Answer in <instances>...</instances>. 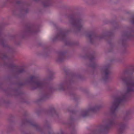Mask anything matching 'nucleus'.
<instances>
[{
	"label": "nucleus",
	"instance_id": "7",
	"mask_svg": "<svg viewBox=\"0 0 134 134\" xmlns=\"http://www.w3.org/2000/svg\"><path fill=\"white\" fill-rule=\"evenodd\" d=\"M39 26L38 25L28 22L25 25L24 30L21 31V38H24L29 35L35 34L39 31Z\"/></svg>",
	"mask_w": 134,
	"mask_h": 134
},
{
	"label": "nucleus",
	"instance_id": "24",
	"mask_svg": "<svg viewBox=\"0 0 134 134\" xmlns=\"http://www.w3.org/2000/svg\"><path fill=\"white\" fill-rule=\"evenodd\" d=\"M7 132L9 133L14 130L13 126L12 124H10L7 126Z\"/></svg>",
	"mask_w": 134,
	"mask_h": 134
},
{
	"label": "nucleus",
	"instance_id": "16",
	"mask_svg": "<svg viewBox=\"0 0 134 134\" xmlns=\"http://www.w3.org/2000/svg\"><path fill=\"white\" fill-rule=\"evenodd\" d=\"M102 107V106L100 105L98 106H95L93 107L90 108L86 110H82L80 113L81 115L83 118L88 116L91 112H96L98 111Z\"/></svg>",
	"mask_w": 134,
	"mask_h": 134
},
{
	"label": "nucleus",
	"instance_id": "13",
	"mask_svg": "<svg viewBox=\"0 0 134 134\" xmlns=\"http://www.w3.org/2000/svg\"><path fill=\"white\" fill-rule=\"evenodd\" d=\"M38 115L40 114L44 113L51 117H54L58 118V114L56 111L54 107H50L49 109L44 108H40L37 110L36 112Z\"/></svg>",
	"mask_w": 134,
	"mask_h": 134
},
{
	"label": "nucleus",
	"instance_id": "20",
	"mask_svg": "<svg viewBox=\"0 0 134 134\" xmlns=\"http://www.w3.org/2000/svg\"><path fill=\"white\" fill-rule=\"evenodd\" d=\"M15 0H1V3L2 6L3 7L9 3H14Z\"/></svg>",
	"mask_w": 134,
	"mask_h": 134
},
{
	"label": "nucleus",
	"instance_id": "38",
	"mask_svg": "<svg viewBox=\"0 0 134 134\" xmlns=\"http://www.w3.org/2000/svg\"><path fill=\"white\" fill-rule=\"evenodd\" d=\"M112 61H113V60H110V62H112Z\"/></svg>",
	"mask_w": 134,
	"mask_h": 134
},
{
	"label": "nucleus",
	"instance_id": "15",
	"mask_svg": "<svg viewBox=\"0 0 134 134\" xmlns=\"http://www.w3.org/2000/svg\"><path fill=\"white\" fill-rule=\"evenodd\" d=\"M83 58L85 59H88L90 62L92 64H89L87 66L89 67H91L93 69V72L94 74L95 69L97 66V65L94 62L95 59V58L94 57V54L88 52L83 57Z\"/></svg>",
	"mask_w": 134,
	"mask_h": 134
},
{
	"label": "nucleus",
	"instance_id": "22",
	"mask_svg": "<svg viewBox=\"0 0 134 134\" xmlns=\"http://www.w3.org/2000/svg\"><path fill=\"white\" fill-rule=\"evenodd\" d=\"M44 53L43 55L45 57H47L51 52V49L49 47L45 48L44 49Z\"/></svg>",
	"mask_w": 134,
	"mask_h": 134
},
{
	"label": "nucleus",
	"instance_id": "37",
	"mask_svg": "<svg viewBox=\"0 0 134 134\" xmlns=\"http://www.w3.org/2000/svg\"><path fill=\"white\" fill-rule=\"evenodd\" d=\"M9 103V101H8V102H7V103Z\"/></svg>",
	"mask_w": 134,
	"mask_h": 134
},
{
	"label": "nucleus",
	"instance_id": "2",
	"mask_svg": "<svg viewBox=\"0 0 134 134\" xmlns=\"http://www.w3.org/2000/svg\"><path fill=\"white\" fill-rule=\"evenodd\" d=\"M37 79L36 77L32 76L30 77V79L26 80L24 82H15L14 84L19 86H24L27 84H32L34 86L31 88V90H32L37 88L41 89L46 88L45 90L42 93L41 98L36 100V102L38 103L48 100L50 97L52 93L55 89L53 87L49 86L48 83L40 81L37 80Z\"/></svg>",
	"mask_w": 134,
	"mask_h": 134
},
{
	"label": "nucleus",
	"instance_id": "23",
	"mask_svg": "<svg viewBox=\"0 0 134 134\" xmlns=\"http://www.w3.org/2000/svg\"><path fill=\"white\" fill-rule=\"evenodd\" d=\"M49 75L48 78V80H53L55 78V77L54 76L55 74L54 72L51 70H49Z\"/></svg>",
	"mask_w": 134,
	"mask_h": 134
},
{
	"label": "nucleus",
	"instance_id": "31",
	"mask_svg": "<svg viewBox=\"0 0 134 134\" xmlns=\"http://www.w3.org/2000/svg\"><path fill=\"white\" fill-rule=\"evenodd\" d=\"M132 20H131V22L132 24H134V16L132 15L131 16Z\"/></svg>",
	"mask_w": 134,
	"mask_h": 134
},
{
	"label": "nucleus",
	"instance_id": "35",
	"mask_svg": "<svg viewBox=\"0 0 134 134\" xmlns=\"http://www.w3.org/2000/svg\"><path fill=\"white\" fill-rule=\"evenodd\" d=\"M38 45L40 46H41L42 45V44L41 43H39L38 44Z\"/></svg>",
	"mask_w": 134,
	"mask_h": 134
},
{
	"label": "nucleus",
	"instance_id": "9",
	"mask_svg": "<svg viewBox=\"0 0 134 134\" xmlns=\"http://www.w3.org/2000/svg\"><path fill=\"white\" fill-rule=\"evenodd\" d=\"M71 32L72 30L71 29L67 30L66 32H64L62 30H60L59 32L57 33L55 36L52 39V41L54 42L57 40H59L64 41L66 46H77L79 44L78 42L68 41H67V34Z\"/></svg>",
	"mask_w": 134,
	"mask_h": 134
},
{
	"label": "nucleus",
	"instance_id": "32",
	"mask_svg": "<svg viewBox=\"0 0 134 134\" xmlns=\"http://www.w3.org/2000/svg\"><path fill=\"white\" fill-rule=\"evenodd\" d=\"M28 115V113L27 111H25L24 112V114H23V116H24L25 117L26 116H27Z\"/></svg>",
	"mask_w": 134,
	"mask_h": 134
},
{
	"label": "nucleus",
	"instance_id": "29",
	"mask_svg": "<svg viewBox=\"0 0 134 134\" xmlns=\"http://www.w3.org/2000/svg\"><path fill=\"white\" fill-rule=\"evenodd\" d=\"M21 43V41H19L17 42L16 41H15V45L19 46L20 44Z\"/></svg>",
	"mask_w": 134,
	"mask_h": 134
},
{
	"label": "nucleus",
	"instance_id": "1",
	"mask_svg": "<svg viewBox=\"0 0 134 134\" xmlns=\"http://www.w3.org/2000/svg\"><path fill=\"white\" fill-rule=\"evenodd\" d=\"M134 72V68L127 69L124 72L125 74L131 75ZM120 78L128 86L127 91L124 94L116 97L114 99L110 109V115L112 118L109 119L107 124L99 126V129L92 131L91 134H108L111 128L117 125V134L124 133L127 127L126 121L130 119V115L132 113V110L130 109L126 111L123 118V121L119 123L116 120L117 118L116 111L120 104L126 101L127 98L131 96V92H134V80L133 81L132 80L131 77L121 76Z\"/></svg>",
	"mask_w": 134,
	"mask_h": 134
},
{
	"label": "nucleus",
	"instance_id": "28",
	"mask_svg": "<svg viewBox=\"0 0 134 134\" xmlns=\"http://www.w3.org/2000/svg\"><path fill=\"white\" fill-rule=\"evenodd\" d=\"M10 90V88H8L7 89H4V91L7 94V95L8 96H10V94L9 93H7V91L8 90Z\"/></svg>",
	"mask_w": 134,
	"mask_h": 134
},
{
	"label": "nucleus",
	"instance_id": "18",
	"mask_svg": "<svg viewBox=\"0 0 134 134\" xmlns=\"http://www.w3.org/2000/svg\"><path fill=\"white\" fill-rule=\"evenodd\" d=\"M110 64H108L104 67L103 71L105 76L103 77V79L105 83L108 82L109 78V75L110 74V72L109 70L110 68Z\"/></svg>",
	"mask_w": 134,
	"mask_h": 134
},
{
	"label": "nucleus",
	"instance_id": "27",
	"mask_svg": "<svg viewBox=\"0 0 134 134\" xmlns=\"http://www.w3.org/2000/svg\"><path fill=\"white\" fill-rule=\"evenodd\" d=\"M14 116L11 115L9 116V117L8 119V121L11 124H12L14 122Z\"/></svg>",
	"mask_w": 134,
	"mask_h": 134
},
{
	"label": "nucleus",
	"instance_id": "17",
	"mask_svg": "<svg viewBox=\"0 0 134 134\" xmlns=\"http://www.w3.org/2000/svg\"><path fill=\"white\" fill-rule=\"evenodd\" d=\"M11 90L12 91L15 93L14 94L15 96H20L21 102L26 103V101L24 99V93L23 91H20L19 87L16 88H12L11 89Z\"/></svg>",
	"mask_w": 134,
	"mask_h": 134
},
{
	"label": "nucleus",
	"instance_id": "34",
	"mask_svg": "<svg viewBox=\"0 0 134 134\" xmlns=\"http://www.w3.org/2000/svg\"><path fill=\"white\" fill-rule=\"evenodd\" d=\"M83 92L85 93H88V91L86 90H83Z\"/></svg>",
	"mask_w": 134,
	"mask_h": 134
},
{
	"label": "nucleus",
	"instance_id": "25",
	"mask_svg": "<svg viewBox=\"0 0 134 134\" xmlns=\"http://www.w3.org/2000/svg\"><path fill=\"white\" fill-rule=\"evenodd\" d=\"M86 2L91 4H94L96 3L97 0H83Z\"/></svg>",
	"mask_w": 134,
	"mask_h": 134
},
{
	"label": "nucleus",
	"instance_id": "19",
	"mask_svg": "<svg viewBox=\"0 0 134 134\" xmlns=\"http://www.w3.org/2000/svg\"><path fill=\"white\" fill-rule=\"evenodd\" d=\"M67 53L66 51L64 52L59 51L57 52L58 55V58L56 60L58 62H62L64 60L65 58V55Z\"/></svg>",
	"mask_w": 134,
	"mask_h": 134
},
{
	"label": "nucleus",
	"instance_id": "8",
	"mask_svg": "<svg viewBox=\"0 0 134 134\" xmlns=\"http://www.w3.org/2000/svg\"><path fill=\"white\" fill-rule=\"evenodd\" d=\"M122 38L120 41V43L122 46L125 49L128 47V41L134 38V28L133 27H128L127 30L124 31L122 35Z\"/></svg>",
	"mask_w": 134,
	"mask_h": 134
},
{
	"label": "nucleus",
	"instance_id": "33",
	"mask_svg": "<svg viewBox=\"0 0 134 134\" xmlns=\"http://www.w3.org/2000/svg\"><path fill=\"white\" fill-rule=\"evenodd\" d=\"M17 37V35H12L10 36V37L13 38H16Z\"/></svg>",
	"mask_w": 134,
	"mask_h": 134
},
{
	"label": "nucleus",
	"instance_id": "5",
	"mask_svg": "<svg viewBox=\"0 0 134 134\" xmlns=\"http://www.w3.org/2000/svg\"><path fill=\"white\" fill-rule=\"evenodd\" d=\"M70 25L75 28L76 30L73 32L76 33L80 32L82 28L81 22L82 21V15L78 12H74L66 16Z\"/></svg>",
	"mask_w": 134,
	"mask_h": 134
},
{
	"label": "nucleus",
	"instance_id": "36",
	"mask_svg": "<svg viewBox=\"0 0 134 134\" xmlns=\"http://www.w3.org/2000/svg\"><path fill=\"white\" fill-rule=\"evenodd\" d=\"M125 50L123 52L125 53Z\"/></svg>",
	"mask_w": 134,
	"mask_h": 134
},
{
	"label": "nucleus",
	"instance_id": "26",
	"mask_svg": "<svg viewBox=\"0 0 134 134\" xmlns=\"http://www.w3.org/2000/svg\"><path fill=\"white\" fill-rule=\"evenodd\" d=\"M44 127L49 129H51V126L49 124L48 121L47 120H46L45 121V124L44 125Z\"/></svg>",
	"mask_w": 134,
	"mask_h": 134
},
{
	"label": "nucleus",
	"instance_id": "21",
	"mask_svg": "<svg viewBox=\"0 0 134 134\" xmlns=\"http://www.w3.org/2000/svg\"><path fill=\"white\" fill-rule=\"evenodd\" d=\"M110 23L113 25L114 30H115L118 29L120 27L118 23L115 21L112 20L110 21Z\"/></svg>",
	"mask_w": 134,
	"mask_h": 134
},
{
	"label": "nucleus",
	"instance_id": "12",
	"mask_svg": "<svg viewBox=\"0 0 134 134\" xmlns=\"http://www.w3.org/2000/svg\"><path fill=\"white\" fill-rule=\"evenodd\" d=\"M3 23H0V38L3 35V29L5 26ZM1 45L4 48H6L7 51L12 53H14L16 52L15 49L8 44H5L4 39L0 38V45Z\"/></svg>",
	"mask_w": 134,
	"mask_h": 134
},
{
	"label": "nucleus",
	"instance_id": "30",
	"mask_svg": "<svg viewBox=\"0 0 134 134\" xmlns=\"http://www.w3.org/2000/svg\"><path fill=\"white\" fill-rule=\"evenodd\" d=\"M48 134H54L53 132L48 131ZM59 134H64V132L63 131H61V133Z\"/></svg>",
	"mask_w": 134,
	"mask_h": 134
},
{
	"label": "nucleus",
	"instance_id": "6",
	"mask_svg": "<svg viewBox=\"0 0 134 134\" xmlns=\"http://www.w3.org/2000/svg\"><path fill=\"white\" fill-rule=\"evenodd\" d=\"M15 3L16 4H20L22 6L20 9L16 7H15L12 10V15L19 18H24L25 14L29 13L30 3L19 1H16Z\"/></svg>",
	"mask_w": 134,
	"mask_h": 134
},
{
	"label": "nucleus",
	"instance_id": "4",
	"mask_svg": "<svg viewBox=\"0 0 134 134\" xmlns=\"http://www.w3.org/2000/svg\"><path fill=\"white\" fill-rule=\"evenodd\" d=\"M86 36L89 38L90 42L92 44H94V41L96 39L100 40L104 38L106 40L111 48L108 51V52H111L113 51V45L111 42V40L114 36V35L112 32L107 31L105 33H102L100 35H98L94 31H91L90 33H87L86 35Z\"/></svg>",
	"mask_w": 134,
	"mask_h": 134
},
{
	"label": "nucleus",
	"instance_id": "14",
	"mask_svg": "<svg viewBox=\"0 0 134 134\" xmlns=\"http://www.w3.org/2000/svg\"><path fill=\"white\" fill-rule=\"evenodd\" d=\"M26 125H31L35 128L37 131L42 133H44V132L43 128L36 124L33 120H29L26 118L22 119L20 126L22 127Z\"/></svg>",
	"mask_w": 134,
	"mask_h": 134
},
{
	"label": "nucleus",
	"instance_id": "11",
	"mask_svg": "<svg viewBox=\"0 0 134 134\" xmlns=\"http://www.w3.org/2000/svg\"><path fill=\"white\" fill-rule=\"evenodd\" d=\"M68 111L71 114L66 124L69 126V128L71 131V134H75L76 131L75 128L74 122L76 120L75 116L77 111L74 110H69Z\"/></svg>",
	"mask_w": 134,
	"mask_h": 134
},
{
	"label": "nucleus",
	"instance_id": "10",
	"mask_svg": "<svg viewBox=\"0 0 134 134\" xmlns=\"http://www.w3.org/2000/svg\"><path fill=\"white\" fill-rule=\"evenodd\" d=\"M3 65L11 68L13 72L14 76L16 79L19 78V75L26 72V71L24 68L21 67L18 68V66L12 63H9L4 62Z\"/></svg>",
	"mask_w": 134,
	"mask_h": 134
},
{
	"label": "nucleus",
	"instance_id": "3",
	"mask_svg": "<svg viewBox=\"0 0 134 134\" xmlns=\"http://www.w3.org/2000/svg\"><path fill=\"white\" fill-rule=\"evenodd\" d=\"M64 70L67 77L70 78V79L65 80L60 83L59 85L58 89L60 91H66L70 96L73 98V100L77 101L78 99L76 97V94L74 92L75 88L72 85L74 83L75 79L83 80L85 79V78L80 74L70 72L68 69H64Z\"/></svg>",
	"mask_w": 134,
	"mask_h": 134
}]
</instances>
